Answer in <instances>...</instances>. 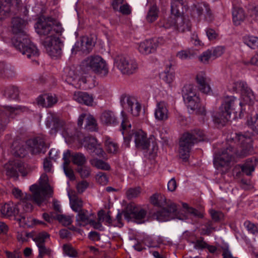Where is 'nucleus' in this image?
Here are the masks:
<instances>
[{
	"label": "nucleus",
	"instance_id": "1",
	"mask_svg": "<svg viewBox=\"0 0 258 258\" xmlns=\"http://www.w3.org/2000/svg\"><path fill=\"white\" fill-rule=\"evenodd\" d=\"M37 34L45 37L42 41L48 54L51 57H57L60 54V42L57 34L60 27L56 25L55 20L51 17H41L35 26Z\"/></svg>",
	"mask_w": 258,
	"mask_h": 258
},
{
	"label": "nucleus",
	"instance_id": "2",
	"mask_svg": "<svg viewBox=\"0 0 258 258\" xmlns=\"http://www.w3.org/2000/svg\"><path fill=\"white\" fill-rule=\"evenodd\" d=\"M27 23L26 21L19 17L13 19L12 31L17 35L13 39V42L15 48L22 54L26 55L27 58L31 59L37 63L36 58L39 56V51L36 46L31 43L25 32L24 29Z\"/></svg>",
	"mask_w": 258,
	"mask_h": 258
},
{
	"label": "nucleus",
	"instance_id": "3",
	"mask_svg": "<svg viewBox=\"0 0 258 258\" xmlns=\"http://www.w3.org/2000/svg\"><path fill=\"white\" fill-rule=\"evenodd\" d=\"M158 200L157 206L162 207L166 206L165 208L157 211L155 214L156 219L160 222H164L173 219L185 220L190 218L192 216L202 217V215L198 210L187 207L183 205V209L178 210L177 205L171 202L166 201L165 197L161 194H158Z\"/></svg>",
	"mask_w": 258,
	"mask_h": 258
},
{
	"label": "nucleus",
	"instance_id": "4",
	"mask_svg": "<svg viewBox=\"0 0 258 258\" xmlns=\"http://www.w3.org/2000/svg\"><path fill=\"white\" fill-rule=\"evenodd\" d=\"M252 134L245 133L244 134H236V140L240 144L242 151L240 153L235 152L231 147L223 151L221 154L215 156L214 163L219 169L222 167L225 168L222 170L226 172L229 169L231 163L233 161L234 154L237 156H244L252 149Z\"/></svg>",
	"mask_w": 258,
	"mask_h": 258
},
{
	"label": "nucleus",
	"instance_id": "5",
	"mask_svg": "<svg viewBox=\"0 0 258 258\" xmlns=\"http://www.w3.org/2000/svg\"><path fill=\"white\" fill-rule=\"evenodd\" d=\"M177 3L183 6L185 11L187 10L188 6L186 0H183L182 3L173 0L171 5V15L167 18H161L157 25L160 28L165 29H171L178 32L189 31L191 27L190 21L180 12L177 8Z\"/></svg>",
	"mask_w": 258,
	"mask_h": 258
},
{
	"label": "nucleus",
	"instance_id": "6",
	"mask_svg": "<svg viewBox=\"0 0 258 258\" xmlns=\"http://www.w3.org/2000/svg\"><path fill=\"white\" fill-rule=\"evenodd\" d=\"M238 105L241 110L243 103L241 102H238L235 97L230 96L224 97L218 110L213 115L214 123L222 126L225 125L230 121L232 112L237 116V111L236 109Z\"/></svg>",
	"mask_w": 258,
	"mask_h": 258
},
{
	"label": "nucleus",
	"instance_id": "7",
	"mask_svg": "<svg viewBox=\"0 0 258 258\" xmlns=\"http://www.w3.org/2000/svg\"><path fill=\"white\" fill-rule=\"evenodd\" d=\"M81 71L84 74L94 73L101 77H106L109 72L106 61L98 55L86 57L81 64Z\"/></svg>",
	"mask_w": 258,
	"mask_h": 258
},
{
	"label": "nucleus",
	"instance_id": "8",
	"mask_svg": "<svg viewBox=\"0 0 258 258\" xmlns=\"http://www.w3.org/2000/svg\"><path fill=\"white\" fill-rule=\"evenodd\" d=\"M48 177L46 174H42L39 180V184H34L30 186L32 195L26 194V199L31 200L38 206H41L44 202L45 197H51L52 189L48 184Z\"/></svg>",
	"mask_w": 258,
	"mask_h": 258
},
{
	"label": "nucleus",
	"instance_id": "9",
	"mask_svg": "<svg viewBox=\"0 0 258 258\" xmlns=\"http://www.w3.org/2000/svg\"><path fill=\"white\" fill-rule=\"evenodd\" d=\"M204 134L200 130L186 133L180 138L179 142L178 156L183 161H187L189 157L191 147L196 143L204 140Z\"/></svg>",
	"mask_w": 258,
	"mask_h": 258
},
{
	"label": "nucleus",
	"instance_id": "10",
	"mask_svg": "<svg viewBox=\"0 0 258 258\" xmlns=\"http://www.w3.org/2000/svg\"><path fill=\"white\" fill-rule=\"evenodd\" d=\"M74 127L72 125H66L63 131L62 135L66 141L69 142H75L76 140L80 143L81 144L84 145L85 147L91 152L98 156H102L103 153L102 149L97 143L95 138L91 137H86L84 138L83 141L81 139V137H77L74 135Z\"/></svg>",
	"mask_w": 258,
	"mask_h": 258
},
{
	"label": "nucleus",
	"instance_id": "11",
	"mask_svg": "<svg viewBox=\"0 0 258 258\" xmlns=\"http://www.w3.org/2000/svg\"><path fill=\"white\" fill-rule=\"evenodd\" d=\"M182 93L184 101L192 112L201 115H206V109L200 104V98L194 86H185L183 88Z\"/></svg>",
	"mask_w": 258,
	"mask_h": 258
},
{
	"label": "nucleus",
	"instance_id": "12",
	"mask_svg": "<svg viewBox=\"0 0 258 258\" xmlns=\"http://www.w3.org/2000/svg\"><path fill=\"white\" fill-rule=\"evenodd\" d=\"M114 66L123 74L131 75L135 73L138 66L134 60L122 56H118L114 59Z\"/></svg>",
	"mask_w": 258,
	"mask_h": 258
},
{
	"label": "nucleus",
	"instance_id": "13",
	"mask_svg": "<svg viewBox=\"0 0 258 258\" xmlns=\"http://www.w3.org/2000/svg\"><path fill=\"white\" fill-rule=\"evenodd\" d=\"M31 200L26 199V195L18 204L15 206H11L9 204L6 205L4 207V212L9 216H14L16 219V217L19 216L21 211L26 212H31L33 209V206L31 204Z\"/></svg>",
	"mask_w": 258,
	"mask_h": 258
},
{
	"label": "nucleus",
	"instance_id": "14",
	"mask_svg": "<svg viewBox=\"0 0 258 258\" xmlns=\"http://www.w3.org/2000/svg\"><path fill=\"white\" fill-rule=\"evenodd\" d=\"M95 215L89 213L86 210L78 212L76 216V222L79 226H85L88 224L91 225L95 229H101L102 225L99 222H96L94 220Z\"/></svg>",
	"mask_w": 258,
	"mask_h": 258
},
{
	"label": "nucleus",
	"instance_id": "15",
	"mask_svg": "<svg viewBox=\"0 0 258 258\" xmlns=\"http://www.w3.org/2000/svg\"><path fill=\"white\" fill-rule=\"evenodd\" d=\"M20 112L19 109L10 106L0 108V132L5 130L10 121V118L15 117Z\"/></svg>",
	"mask_w": 258,
	"mask_h": 258
},
{
	"label": "nucleus",
	"instance_id": "16",
	"mask_svg": "<svg viewBox=\"0 0 258 258\" xmlns=\"http://www.w3.org/2000/svg\"><path fill=\"white\" fill-rule=\"evenodd\" d=\"M160 38L146 39L137 44L140 53L148 55L154 53L159 45Z\"/></svg>",
	"mask_w": 258,
	"mask_h": 258
},
{
	"label": "nucleus",
	"instance_id": "17",
	"mask_svg": "<svg viewBox=\"0 0 258 258\" xmlns=\"http://www.w3.org/2000/svg\"><path fill=\"white\" fill-rule=\"evenodd\" d=\"M7 174L10 177H17L20 172L22 175H26L23 164L19 160L10 161L5 166Z\"/></svg>",
	"mask_w": 258,
	"mask_h": 258
},
{
	"label": "nucleus",
	"instance_id": "18",
	"mask_svg": "<svg viewBox=\"0 0 258 258\" xmlns=\"http://www.w3.org/2000/svg\"><path fill=\"white\" fill-rule=\"evenodd\" d=\"M196 81L199 90L203 93L209 95L212 92L210 85V79L206 76L205 72H199L196 76Z\"/></svg>",
	"mask_w": 258,
	"mask_h": 258
},
{
	"label": "nucleus",
	"instance_id": "19",
	"mask_svg": "<svg viewBox=\"0 0 258 258\" xmlns=\"http://www.w3.org/2000/svg\"><path fill=\"white\" fill-rule=\"evenodd\" d=\"M121 132L124 139V145L128 147L131 140V124L130 123L127 116L124 111H121Z\"/></svg>",
	"mask_w": 258,
	"mask_h": 258
},
{
	"label": "nucleus",
	"instance_id": "20",
	"mask_svg": "<svg viewBox=\"0 0 258 258\" xmlns=\"http://www.w3.org/2000/svg\"><path fill=\"white\" fill-rule=\"evenodd\" d=\"M126 210L123 215L124 218L127 220L131 218H134L137 220H141L145 218L147 214L144 209L137 207L134 204L129 205L127 207Z\"/></svg>",
	"mask_w": 258,
	"mask_h": 258
},
{
	"label": "nucleus",
	"instance_id": "21",
	"mask_svg": "<svg viewBox=\"0 0 258 258\" xmlns=\"http://www.w3.org/2000/svg\"><path fill=\"white\" fill-rule=\"evenodd\" d=\"M26 145L27 150L32 154H39L46 148L44 141L40 137H37L28 140Z\"/></svg>",
	"mask_w": 258,
	"mask_h": 258
},
{
	"label": "nucleus",
	"instance_id": "22",
	"mask_svg": "<svg viewBox=\"0 0 258 258\" xmlns=\"http://www.w3.org/2000/svg\"><path fill=\"white\" fill-rule=\"evenodd\" d=\"M169 112L167 103L160 101L157 103L154 110V116L158 121H166L169 118Z\"/></svg>",
	"mask_w": 258,
	"mask_h": 258
},
{
	"label": "nucleus",
	"instance_id": "23",
	"mask_svg": "<svg viewBox=\"0 0 258 258\" xmlns=\"http://www.w3.org/2000/svg\"><path fill=\"white\" fill-rule=\"evenodd\" d=\"M125 107L133 116L135 117L140 115L142 108L141 104L134 97H127L126 98Z\"/></svg>",
	"mask_w": 258,
	"mask_h": 258
},
{
	"label": "nucleus",
	"instance_id": "24",
	"mask_svg": "<svg viewBox=\"0 0 258 258\" xmlns=\"http://www.w3.org/2000/svg\"><path fill=\"white\" fill-rule=\"evenodd\" d=\"M84 120H85L86 122L85 128L87 130L94 131L96 130L97 123L92 115L86 113H83L80 115L78 120V125L79 126H82Z\"/></svg>",
	"mask_w": 258,
	"mask_h": 258
},
{
	"label": "nucleus",
	"instance_id": "25",
	"mask_svg": "<svg viewBox=\"0 0 258 258\" xmlns=\"http://www.w3.org/2000/svg\"><path fill=\"white\" fill-rule=\"evenodd\" d=\"M134 134L136 146L142 149H147L150 145V141L147 137V134L141 130L136 131Z\"/></svg>",
	"mask_w": 258,
	"mask_h": 258
},
{
	"label": "nucleus",
	"instance_id": "26",
	"mask_svg": "<svg viewBox=\"0 0 258 258\" xmlns=\"http://www.w3.org/2000/svg\"><path fill=\"white\" fill-rule=\"evenodd\" d=\"M74 99L79 103L87 106H92L94 103V98L92 95L87 92L77 91L75 92L73 96Z\"/></svg>",
	"mask_w": 258,
	"mask_h": 258
},
{
	"label": "nucleus",
	"instance_id": "27",
	"mask_svg": "<svg viewBox=\"0 0 258 258\" xmlns=\"http://www.w3.org/2000/svg\"><path fill=\"white\" fill-rule=\"evenodd\" d=\"M210 10L209 5L205 3H198L192 8L191 15L193 17H200L204 14L205 17L210 15Z\"/></svg>",
	"mask_w": 258,
	"mask_h": 258
},
{
	"label": "nucleus",
	"instance_id": "28",
	"mask_svg": "<svg viewBox=\"0 0 258 258\" xmlns=\"http://www.w3.org/2000/svg\"><path fill=\"white\" fill-rule=\"evenodd\" d=\"M247 86V85L243 82L231 80L228 82L227 88L231 93H240L241 94Z\"/></svg>",
	"mask_w": 258,
	"mask_h": 258
},
{
	"label": "nucleus",
	"instance_id": "29",
	"mask_svg": "<svg viewBox=\"0 0 258 258\" xmlns=\"http://www.w3.org/2000/svg\"><path fill=\"white\" fill-rule=\"evenodd\" d=\"M100 120L103 124L106 125H115L117 122L114 113L109 110H106L102 113Z\"/></svg>",
	"mask_w": 258,
	"mask_h": 258
},
{
	"label": "nucleus",
	"instance_id": "30",
	"mask_svg": "<svg viewBox=\"0 0 258 258\" xmlns=\"http://www.w3.org/2000/svg\"><path fill=\"white\" fill-rule=\"evenodd\" d=\"M13 1L18 4L20 0H0V20L5 19L8 16L11 4Z\"/></svg>",
	"mask_w": 258,
	"mask_h": 258
},
{
	"label": "nucleus",
	"instance_id": "31",
	"mask_svg": "<svg viewBox=\"0 0 258 258\" xmlns=\"http://www.w3.org/2000/svg\"><path fill=\"white\" fill-rule=\"evenodd\" d=\"M71 156V152L68 150L66 152L64 153L63 159V170L66 176L69 178L70 180L75 179V175L73 170L69 167L70 164V157Z\"/></svg>",
	"mask_w": 258,
	"mask_h": 258
},
{
	"label": "nucleus",
	"instance_id": "32",
	"mask_svg": "<svg viewBox=\"0 0 258 258\" xmlns=\"http://www.w3.org/2000/svg\"><path fill=\"white\" fill-rule=\"evenodd\" d=\"M258 166V160L256 158L248 159L242 166H240L243 172L250 175L254 170L255 167Z\"/></svg>",
	"mask_w": 258,
	"mask_h": 258
},
{
	"label": "nucleus",
	"instance_id": "33",
	"mask_svg": "<svg viewBox=\"0 0 258 258\" xmlns=\"http://www.w3.org/2000/svg\"><path fill=\"white\" fill-rule=\"evenodd\" d=\"M144 242L148 247H156L161 244H166L168 241L166 238L161 236H157L152 239L147 238L145 239Z\"/></svg>",
	"mask_w": 258,
	"mask_h": 258
},
{
	"label": "nucleus",
	"instance_id": "34",
	"mask_svg": "<svg viewBox=\"0 0 258 258\" xmlns=\"http://www.w3.org/2000/svg\"><path fill=\"white\" fill-rule=\"evenodd\" d=\"M233 22L235 25H240L245 19L244 10L240 8L235 7L232 12Z\"/></svg>",
	"mask_w": 258,
	"mask_h": 258
},
{
	"label": "nucleus",
	"instance_id": "35",
	"mask_svg": "<svg viewBox=\"0 0 258 258\" xmlns=\"http://www.w3.org/2000/svg\"><path fill=\"white\" fill-rule=\"evenodd\" d=\"M124 0H112V6L114 10H119L123 14L128 15L131 13V9L129 5L124 4L121 5Z\"/></svg>",
	"mask_w": 258,
	"mask_h": 258
},
{
	"label": "nucleus",
	"instance_id": "36",
	"mask_svg": "<svg viewBox=\"0 0 258 258\" xmlns=\"http://www.w3.org/2000/svg\"><path fill=\"white\" fill-rule=\"evenodd\" d=\"M241 98L244 104L252 105L255 100V96L252 90L247 86L242 92Z\"/></svg>",
	"mask_w": 258,
	"mask_h": 258
},
{
	"label": "nucleus",
	"instance_id": "37",
	"mask_svg": "<svg viewBox=\"0 0 258 258\" xmlns=\"http://www.w3.org/2000/svg\"><path fill=\"white\" fill-rule=\"evenodd\" d=\"M24 212L25 211H21L19 216L16 217V220L19 222L21 226L33 227V218L31 217H26Z\"/></svg>",
	"mask_w": 258,
	"mask_h": 258
},
{
	"label": "nucleus",
	"instance_id": "38",
	"mask_svg": "<svg viewBox=\"0 0 258 258\" xmlns=\"http://www.w3.org/2000/svg\"><path fill=\"white\" fill-rule=\"evenodd\" d=\"M70 206L72 209L76 212H78L83 210V201L81 199L77 196H74L70 197Z\"/></svg>",
	"mask_w": 258,
	"mask_h": 258
},
{
	"label": "nucleus",
	"instance_id": "39",
	"mask_svg": "<svg viewBox=\"0 0 258 258\" xmlns=\"http://www.w3.org/2000/svg\"><path fill=\"white\" fill-rule=\"evenodd\" d=\"M3 95L11 99H16L18 98L19 90L15 87H8L3 91Z\"/></svg>",
	"mask_w": 258,
	"mask_h": 258
},
{
	"label": "nucleus",
	"instance_id": "40",
	"mask_svg": "<svg viewBox=\"0 0 258 258\" xmlns=\"http://www.w3.org/2000/svg\"><path fill=\"white\" fill-rule=\"evenodd\" d=\"M94 43L92 38L88 37H84L81 42V50L89 52L94 45Z\"/></svg>",
	"mask_w": 258,
	"mask_h": 258
},
{
	"label": "nucleus",
	"instance_id": "41",
	"mask_svg": "<svg viewBox=\"0 0 258 258\" xmlns=\"http://www.w3.org/2000/svg\"><path fill=\"white\" fill-rule=\"evenodd\" d=\"M161 78L164 82L171 87L175 80V73L169 71H164L161 74Z\"/></svg>",
	"mask_w": 258,
	"mask_h": 258
},
{
	"label": "nucleus",
	"instance_id": "42",
	"mask_svg": "<svg viewBox=\"0 0 258 258\" xmlns=\"http://www.w3.org/2000/svg\"><path fill=\"white\" fill-rule=\"evenodd\" d=\"M243 42L248 47L255 49L258 47V38L252 35H245L243 37Z\"/></svg>",
	"mask_w": 258,
	"mask_h": 258
},
{
	"label": "nucleus",
	"instance_id": "43",
	"mask_svg": "<svg viewBox=\"0 0 258 258\" xmlns=\"http://www.w3.org/2000/svg\"><path fill=\"white\" fill-rule=\"evenodd\" d=\"M246 124L253 131L258 133V114L253 116H248Z\"/></svg>",
	"mask_w": 258,
	"mask_h": 258
},
{
	"label": "nucleus",
	"instance_id": "44",
	"mask_svg": "<svg viewBox=\"0 0 258 258\" xmlns=\"http://www.w3.org/2000/svg\"><path fill=\"white\" fill-rule=\"evenodd\" d=\"M159 10L156 6H152L147 15L146 19L148 22L152 23L158 17Z\"/></svg>",
	"mask_w": 258,
	"mask_h": 258
},
{
	"label": "nucleus",
	"instance_id": "45",
	"mask_svg": "<svg viewBox=\"0 0 258 258\" xmlns=\"http://www.w3.org/2000/svg\"><path fill=\"white\" fill-rule=\"evenodd\" d=\"M70 159H71L74 164L78 166L83 165L86 162L85 157L81 153L71 154Z\"/></svg>",
	"mask_w": 258,
	"mask_h": 258
},
{
	"label": "nucleus",
	"instance_id": "46",
	"mask_svg": "<svg viewBox=\"0 0 258 258\" xmlns=\"http://www.w3.org/2000/svg\"><path fill=\"white\" fill-rule=\"evenodd\" d=\"M49 235L45 232L39 233L34 238L33 240L35 242L37 247L44 245L46 239L49 238Z\"/></svg>",
	"mask_w": 258,
	"mask_h": 258
},
{
	"label": "nucleus",
	"instance_id": "47",
	"mask_svg": "<svg viewBox=\"0 0 258 258\" xmlns=\"http://www.w3.org/2000/svg\"><path fill=\"white\" fill-rule=\"evenodd\" d=\"M105 144L106 149L108 152L115 154L118 151V146L117 144L112 141L110 139H106Z\"/></svg>",
	"mask_w": 258,
	"mask_h": 258
},
{
	"label": "nucleus",
	"instance_id": "48",
	"mask_svg": "<svg viewBox=\"0 0 258 258\" xmlns=\"http://www.w3.org/2000/svg\"><path fill=\"white\" fill-rule=\"evenodd\" d=\"M98 221L100 224L104 222L106 225H109L112 223V219L109 213H105L103 211H99L98 214Z\"/></svg>",
	"mask_w": 258,
	"mask_h": 258
},
{
	"label": "nucleus",
	"instance_id": "49",
	"mask_svg": "<svg viewBox=\"0 0 258 258\" xmlns=\"http://www.w3.org/2000/svg\"><path fill=\"white\" fill-rule=\"evenodd\" d=\"M209 49L214 59L220 57L224 53L225 50V47L222 46L213 47Z\"/></svg>",
	"mask_w": 258,
	"mask_h": 258
},
{
	"label": "nucleus",
	"instance_id": "50",
	"mask_svg": "<svg viewBox=\"0 0 258 258\" xmlns=\"http://www.w3.org/2000/svg\"><path fill=\"white\" fill-rule=\"evenodd\" d=\"M211 58H213V56L209 49L204 51L198 57L199 60L204 64H208Z\"/></svg>",
	"mask_w": 258,
	"mask_h": 258
},
{
	"label": "nucleus",
	"instance_id": "51",
	"mask_svg": "<svg viewBox=\"0 0 258 258\" xmlns=\"http://www.w3.org/2000/svg\"><path fill=\"white\" fill-rule=\"evenodd\" d=\"M192 54L190 49H185L179 51L177 52L176 56L181 60L190 59Z\"/></svg>",
	"mask_w": 258,
	"mask_h": 258
},
{
	"label": "nucleus",
	"instance_id": "52",
	"mask_svg": "<svg viewBox=\"0 0 258 258\" xmlns=\"http://www.w3.org/2000/svg\"><path fill=\"white\" fill-rule=\"evenodd\" d=\"M242 62L247 66L251 65L258 66V51L250 58L243 59Z\"/></svg>",
	"mask_w": 258,
	"mask_h": 258
},
{
	"label": "nucleus",
	"instance_id": "53",
	"mask_svg": "<svg viewBox=\"0 0 258 258\" xmlns=\"http://www.w3.org/2000/svg\"><path fill=\"white\" fill-rule=\"evenodd\" d=\"M91 164L93 166L98 169L107 170L110 168V166L108 164L100 160L95 159L92 160Z\"/></svg>",
	"mask_w": 258,
	"mask_h": 258
},
{
	"label": "nucleus",
	"instance_id": "54",
	"mask_svg": "<svg viewBox=\"0 0 258 258\" xmlns=\"http://www.w3.org/2000/svg\"><path fill=\"white\" fill-rule=\"evenodd\" d=\"M244 226L249 233L252 234L258 233V224L253 223L249 221H246L244 223Z\"/></svg>",
	"mask_w": 258,
	"mask_h": 258
},
{
	"label": "nucleus",
	"instance_id": "55",
	"mask_svg": "<svg viewBox=\"0 0 258 258\" xmlns=\"http://www.w3.org/2000/svg\"><path fill=\"white\" fill-rule=\"evenodd\" d=\"M56 219L63 225L68 226L72 223L73 216L58 215L56 216Z\"/></svg>",
	"mask_w": 258,
	"mask_h": 258
},
{
	"label": "nucleus",
	"instance_id": "56",
	"mask_svg": "<svg viewBox=\"0 0 258 258\" xmlns=\"http://www.w3.org/2000/svg\"><path fill=\"white\" fill-rule=\"evenodd\" d=\"M194 244V247L196 249L202 250L207 246V242L204 241L203 237L197 239L195 241L192 242Z\"/></svg>",
	"mask_w": 258,
	"mask_h": 258
},
{
	"label": "nucleus",
	"instance_id": "57",
	"mask_svg": "<svg viewBox=\"0 0 258 258\" xmlns=\"http://www.w3.org/2000/svg\"><path fill=\"white\" fill-rule=\"evenodd\" d=\"M64 253L70 257H76L77 255V251L69 244H65L63 247Z\"/></svg>",
	"mask_w": 258,
	"mask_h": 258
},
{
	"label": "nucleus",
	"instance_id": "58",
	"mask_svg": "<svg viewBox=\"0 0 258 258\" xmlns=\"http://www.w3.org/2000/svg\"><path fill=\"white\" fill-rule=\"evenodd\" d=\"M141 193V188L140 187L132 188L128 189L126 195L128 199H132L137 197Z\"/></svg>",
	"mask_w": 258,
	"mask_h": 258
},
{
	"label": "nucleus",
	"instance_id": "59",
	"mask_svg": "<svg viewBox=\"0 0 258 258\" xmlns=\"http://www.w3.org/2000/svg\"><path fill=\"white\" fill-rule=\"evenodd\" d=\"M96 181L101 185H106L108 182V178L103 172H99L96 176Z\"/></svg>",
	"mask_w": 258,
	"mask_h": 258
},
{
	"label": "nucleus",
	"instance_id": "60",
	"mask_svg": "<svg viewBox=\"0 0 258 258\" xmlns=\"http://www.w3.org/2000/svg\"><path fill=\"white\" fill-rule=\"evenodd\" d=\"M39 250V258H43L45 255H50L51 254V249L46 247L45 245L38 246Z\"/></svg>",
	"mask_w": 258,
	"mask_h": 258
},
{
	"label": "nucleus",
	"instance_id": "61",
	"mask_svg": "<svg viewBox=\"0 0 258 258\" xmlns=\"http://www.w3.org/2000/svg\"><path fill=\"white\" fill-rule=\"evenodd\" d=\"M63 77L67 81L70 82L71 79H72V80H75L76 76L73 71L71 70L69 68H67L64 70Z\"/></svg>",
	"mask_w": 258,
	"mask_h": 258
},
{
	"label": "nucleus",
	"instance_id": "62",
	"mask_svg": "<svg viewBox=\"0 0 258 258\" xmlns=\"http://www.w3.org/2000/svg\"><path fill=\"white\" fill-rule=\"evenodd\" d=\"M206 32L207 36L210 41L216 39L218 36V33L213 29L207 28Z\"/></svg>",
	"mask_w": 258,
	"mask_h": 258
},
{
	"label": "nucleus",
	"instance_id": "63",
	"mask_svg": "<svg viewBox=\"0 0 258 258\" xmlns=\"http://www.w3.org/2000/svg\"><path fill=\"white\" fill-rule=\"evenodd\" d=\"M210 214L213 220L215 221H218L221 220L224 216V215L222 212L216 211L214 210H211L210 211Z\"/></svg>",
	"mask_w": 258,
	"mask_h": 258
},
{
	"label": "nucleus",
	"instance_id": "64",
	"mask_svg": "<svg viewBox=\"0 0 258 258\" xmlns=\"http://www.w3.org/2000/svg\"><path fill=\"white\" fill-rule=\"evenodd\" d=\"M89 183L85 180L81 181L77 185V189L78 192L82 193L88 187Z\"/></svg>",
	"mask_w": 258,
	"mask_h": 258
}]
</instances>
